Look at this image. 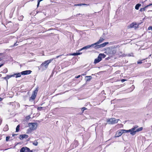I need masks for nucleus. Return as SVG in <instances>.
<instances>
[{"instance_id":"f257e3e1","label":"nucleus","mask_w":152,"mask_h":152,"mask_svg":"<svg viewBox=\"0 0 152 152\" xmlns=\"http://www.w3.org/2000/svg\"><path fill=\"white\" fill-rule=\"evenodd\" d=\"M138 127L137 126H135L133 128L129 130L121 129V131L122 132V134L124 133L130 132V134L134 135L136 134V132H140L142 130V127H141L139 128H137Z\"/></svg>"},{"instance_id":"f03ea898","label":"nucleus","mask_w":152,"mask_h":152,"mask_svg":"<svg viewBox=\"0 0 152 152\" xmlns=\"http://www.w3.org/2000/svg\"><path fill=\"white\" fill-rule=\"evenodd\" d=\"M105 55L104 54L100 53L98 56L97 58L95 59L94 61V63L97 64L102 59V58H104Z\"/></svg>"},{"instance_id":"7ed1b4c3","label":"nucleus","mask_w":152,"mask_h":152,"mask_svg":"<svg viewBox=\"0 0 152 152\" xmlns=\"http://www.w3.org/2000/svg\"><path fill=\"white\" fill-rule=\"evenodd\" d=\"M53 59H51L45 61L41 64V66H43L45 69H46L48 67L49 64L52 61Z\"/></svg>"},{"instance_id":"20e7f679","label":"nucleus","mask_w":152,"mask_h":152,"mask_svg":"<svg viewBox=\"0 0 152 152\" xmlns=\"http://www.w3.org/2000/svg\"><path fill=\"white\" fill-rule=\"evenodd\" d=\"M119 119H115V118H112L108 119L107 122L109 124H113L118 123Z\"/></svg>"},{"instance_id":"39448f33","label":"nucleus","mask_w":152,"mask_h":152,"mask_svg":"<svg viewBox=\"0 0 152 152\" xmlns=\"http://www.w3.org/2000/svg\"><path fill=\"white\" fill-rule=\"evenodd\" d=\"M28 126L33 130H35L37 126V124L36 123H31L28 124Z\"/></svg>"},{"instance_id":"423d86ee","label":"nucleus","mask_w":152,"mask_h":152,"mask_svg":"<svg viewBox=\"0 0 152 152\" xmlns=\"http://www.w3.org/2000/svg\"><path fill=\"white\" fill-rule=\"evenodd\" d=\"M139 26V25L136 23H133L130 24L128 26L127 28H134L135 29L138 28Z\"/></svg>"},{"instance_id":"0eeeda50","label":"nucleus","mask_w":152,"mask_h":152,"mask_svg":"<svg viewBox=\"0 0 152 152\" xmlns=\"http://www.w3.org/2000/svg\"><path fill=\"white\" fill-rule=\"evenodd\" d=\"M38 90V88H36L35 90L34 91L33 94H32L31 98L32 99H34L36 97L37 93Z\"/></svg>"},{"instance_id":"6e6552de","label":"nucleus","mask_w":152,"mask_h":152,"mask_svg":"<svg viewBox=\"0 0 152 152\" xmlns=\"http://www.w3.org/2000/svg\"><path fill=\"white\" fill-rule=\"evenodd\" d=\"M20 152H32V151L30 150L28 148L26 147L22 148L20 151Z\"/></svg>"},{"instance_id":"1a4fd4ad","label":"nucleus","mask_w":152,"mask_h":152,"mask_svg":"<svg viewBox=\"0 0 152 152\" xmlns=\"http://www.w3.org/2000/svg\"><path fill=\"white\" fill-rule=\"evenodd\" d=\"M108 44V42H104L101 44L98 45L96 46L97 48H102L105 47L107 44Z\"/></svg>"},{"instance_id":"9d476101","label":"nucleus","mask_w":152,"mask_h":152,"mask_svg":"<svg viewBox=\"0 0 152 152\" xmlns=\"http://www.w3.org/2000/svg\"><path fill=\"white\" fill-rule=\"evenodd\" d=\"M31 71L30 70H27L23 71L21 72V75H26L29 74L31 73Z\"/></svg>"},{"instance_id":"9b49d317","label":"nucleus","mask_w":152,"mask_h":152,"mask_svg":"<svg viewBox=\"0 0 152 152\" xmlns=\"http://www.w3.org/2000/svg\"><path fill=\"white\" fill-rule=\"evenodd\" d=\"M122 134V132L121 131V130H118L117 131L115 137H118L120 136Z\"/></svg>"},{"instance_id":"f8f14e48","label":"nucleus","mask_w":152,"mask_h":152,"mask_svg":"<svg viewBox=\"0 0 152 152\" xmlns=\"http://www.w3.org/2000/svg\"><path fill=\"white\" fill-rule=\"evenodd\" d=\"M28 136L26 134L21 135L20 136V139H23V138H27L28 137Z\"/></svg>"},{"instance_id":"ddd939ff","label":"nucleus","mask_w":152,"mask_h":152,"mask_svg":"<svg viewBox=\"0 0 152 152\" xmlns=\"http://www.w3.org/2000/svg\"><path fill=\"white\" fill-rule=\"evenodd\" d=\"M90 47H94L95 49H98L99 48H97L96 46L97 45H98V44L97 43V42H96L94 44H91V45H90Z\"/></svg>"},{"instance_id":"4468645a","label":"nucleus","mask_w":152,"mask_h":152,"mask_svg":"<svg viewBox=\"0 0 152 152\" xmlns=\"http://www.w3.org/2000/svg\"><path fill=\"white\" fill-rule=\"evenodd\" d=\"M104 40V39L103 38L100 37L99 40L96 42L97 44L98 45L99 44L102 43V42Z\"/></svg>"},{"instance_id":"2eb2a0df","label":"nucleus","mask_w":152,"mask_h":152,"mask_svg":"<svg viewBox=\"0 0 152 152\" xmlns=\"http://www.w3.org/2000/svg\"><path fill=\"white\" fill-rule=\"evenodd\" d=\"M14 75H7V76L4 77V79H5L6 80H7V79H9L10 78L12 77H14Z\"/></svg>"},{"instance_id":"dca6fc26","label":"nucleus","mask_w":152,"mask_h":152,"mask_svg":"<svg viewBox=\"0 0 152 152\" xmlns=\"http://www.w3.org/2000/svg\"><path fill=\"white\" fill-rule=\"evenodd\" d=\"M90 48V45H87V46H86L83 47V48H82L79 51H81L82 50H83V49H87L89 48Z\"/></svg>"},{"instance_id":"f3484780","label":"nucleus","mask_w":152,"mask_h":152,"mask_svg":"<svg viewBox=\"0 0 152 152\" xmlns=\"http://www.w3.org/2000/svg\"><path fill=\"white\" fill-rule=\"evenodd\" d=\"M86 78H87L86 79V81H89L91 80V79L92 78V77L91 76H86Z\"/></svg>"},{"instance_id":"a211bd4d","label":"nucleus","mask_w":152,"mask_h":152,"mask_svg":"<svg viewBox=\"0 0 152 152\" xmlns=\"http://www.w3.org/2000/svg\"><path fill=\"white\" fill-rule=\"evenodd\" d=\"M141 6V4H138L136 5L135 7V9L138 10L139 9V7Z\"/></svg>"},{"instance_id":"6ab92c4d","label":"nucleus","mask_w":152,"mask_h":152,"mask_svg":"<svg viewBox=\"0 0 152 152\" xmlns=\"http://www.w3.org/2000/svg\"><path fill=\"white\" fill-rule=\"evenodd\" d=\"M33 131L32 129H31L30 128L28 129L27 130L26 133L29 134L32 131Z\"/></svg>"},{"instance_id":"aec40b11","label":"nucleus","mask_w":152,"mask_h":152,"mask_svg":"<svg viewBox=\"0 0 152 152\" xmlns=\"http://www.w3.org/2000/svg\"><path fill=\"white\" fill-rule=\"evenodd\" d=\"M21 73H18V74H14V76L15 75H16V77H20L21 76Z\"/></svg>"},{"instance_id":"412c9836","label":"nucleus","mask_w":152,"mask_h":152,"mask_svg":"<svg viewBox=\"0 0 152 152\" xmlns=\"http://www.w3.org/2000/svg\"><path fill=\"white\" fill-rule=\"evenodd\" d=\"M82 53H74L72 54H71V55L72 56H77L79 55H80Z\"/></svg>"},{"instance_id":"4be33fe9","label":"nucleus","mask_w":152,"mask_h":152,"mask_svg":"<svg viewBox=\"0 0 152 152\" xmlns=\"http://www.w3.org/2000/svg\"><path fill=\"white\" fill-rule=\"evenodd\" d=\"M38 142H37V141H35L33 142V144L35 146H37L38 145Z\"/></svg>"},{"instance_id":"5701e85b","label":"nucleus","mask_w":152,"mask_h":152,"mask_svg":"<svg viewBox=\"0 0 152 152\" xmlns=\"http://www.w3.org/2000/svg\"><path fill=\"white\" fill-rule=\"evenodd\" d=\"M147 59V58H145V59H143V60H142L141 61H137V63L138 64H142V61L144 60L145 59Z\"/></svg>"},{"instance_id":"b1692460","label":"nucleus","mask_w":152,"mask_h":152,"mask_svg":"<svg viewBox=\"0 0 152 152\" xmlns=\"http://www.w3.org/2000/svg\"><path fill=\"white\" fill-rule=\"evenodd\" d=\"M151 65V64L150 63H148L146 64L145 66V67H148Z\"/></svg>"},{"instance_id":"393cba45","label":"nucleus","mask_w":152,"mask_h":152,"mask_svg":"<svg viewBox=\"0 0 152 152\" xmlns=\"http://www.w3.org/2000/svg\"><path fill=\"white\" fill-rule=\"evenodd\" d=\"M20 126L19 125H18L16 128V132H18L19 131V130Z\"/></svg>"},{"instance_id":"a878e982","label":"nucleus","mask_w":152,"mask_h":152,"mask_svg":"<svg viewBox=\"0 0 152 152\" xmlns=\"http://www.w3.org/2000/svg\"><path fill=\"white\" fill-rule=\"evenodd\" d=\"M147 7H146V6L145 7L140 9V11L141 12H142L145 11V9Z\"/></svg>"},{"instance_id":"bb28decb","label":"nucleus","mask_w":152,"mask_h":152,"mask_svg":"<svg viewBox=\"0 0 152 152\" xmlns=\"http://www.w3.org/2000/svg\"><path fill=\"white\" fill-rule=\"evenodd\" d=\"M30 118V117L29 115L27 116L26 117V120H28Z\"/></svg>"},{"instance_id":"cd10ccee","label":"nucleus","mask_w":152,"mask_h":152,"mask_svg":"<svg viewBox=\"0 0 152 152\" xmlns=\"http://www.w3.org/2000/svg\"><path fill=\"white\" fill-rule=\"evenodd\" d=\"M42 108H43V107H38L37 108V110H41L42 109Z\"/></svg>"},{"instance_id":"c85d7f7f","label":"nucleus","mask_w":152,"mask_h":152,"mask_svg":"<svg viewBox=\"0 0 152 152\" xmlns=\"http://www.w3.org/2000/svg\"><path fill=\"white\" fill-rule=\"evenodd\" d=\"M82 4H75V6H82Z\"/></svg>"},{"instance_id":"c756f323","label":"nucleus","mask_w":152,"mask_h":152,"mask_svg":"<svg viewBox=\"0 0 152 152\" xmlns=\"http://www.w3.org/2000/svg\"><path fill=\"white\" fill-rule=\"evenodd\" d=\"M10 138V137H9V136L7 137H6V140L7 141H8V140Z\"/></svg>"},{"instance_id":"7c9ffc66","label":"nucleus","mask_w":152,"mask_h":152,"mask_svg":"<svg viewBox=\"0 0 152 152\" xmlns=\"http://www.w3.org/2000/svg\"><path fill=\"white\" fill-rule=\"evenodd\" d=\"M18 45V44H16V43H15L14 44V45H13V46H11V47H13L14 46H17V45Z\"/></svg>"},{"instance_id":"2f4dec72","label":"nucleus","mask_w":152,"mask_h":152,"mask_svg":"<svg viewBox=\"0 0 152 152\" xmlns=\"http://www.w3.org/2000/svg\"><path fill=\"white\" fill-rule=\"evenodd\" d=\"M148 29L149 30H152V26H150L149 27Z\"/></svg>"},{"instance_id":"473e14b6","label":"nucleus","mask_w":152,"mask_h":152,"mask_svg":"<svg viewBox=\"0 0 152 152\" xmlns=\"http://www.w3.org/2000/svg\"><path fill=\"white\" fill-rule=\"evenodd\" d=\"M126 80L123 79L121 80V82L122 83H123V82H124L125 81H126Z\"/></svg>"},{"instance_id":"72a5a7b5","label":"nucleus","mask_w":152,"mask_h":152,"mask_svg":"<svg viewBox=\"0 0 152 152\" xmlns=\"http://www.w3.org/2000/svg\"><path fill=\"white\" fill-rule=\"evenodd\" d=\"M86 108H85V107H83L82 108V111H83L84 110H86Z\"/></svg>"},{"instance_id":"f704fd0d","label":"nucleus","mask_w":152,"mask_h":152,"mask_svg":"<svg viewBox=\"0 0 152 152\" xmlns=\"http://www.w3.org/2000/svg\"><path fill=\"white\" fill-rule=\"evenodd\" d=\"M151 5H152V3L151 4H149V5H147L146 6V7H148L150 6H151Z\"/></svg>"},{"instance_id":"c9c22d12","label":"nucleus","mask_w":152,"mask_h":152,"mask_svg":"<svg viewBox=\"0 0 152 152\" xmlns=\"http://www.w3.org/2000/svg\"><path fill=\"white\" fill-rule=\"evenodd\" d=\"M89 4H83L82 3V5H86V6H88Z\"/></svg>"},{"instance_id":"e433bc0d","label":"nucleus","mask_w":152,"mask_h":152,"mask_svg":"<svg viewBox=\"0 0 152 152\" xmlns=\"http://www.w3.org/2000/svg\"><path fill=\"white\" fill-rule=\"evenodd\" d=\"M37 2H38V3H37V7H38V6H39V3L40 2H39L38 1H37Z\"/></svg>"},{"instance_id":"4c0bfd02","label":"nucleus","mask_w":152,"mask_h":152,"mask_svg":"<svg viewBox=\"0 0 152 152\" xmlns=\"http://www.w3.org/2000/svg\"><path fill=\"white\" fill-rule=\"evenodd\" d=\"M134 85H132L131 87V88L133 90L134 88Z\"/></svg>"},{"instance_id":"58836bf2","label":"nucleus","mask_w":152,"mask_h":152,"mask_svg":"<svg viewBox=\"0 0 152 152\" xmlns=\"http://www.w3.org/2000/svg\"><path fill=\"white\" fill-rule=\"evenodd\" d=\"M80 75H79L77 76V77H75V78H79V77H80Z\"/></svg>"},{"instance_id":"ea45409f","label":"nucleus","mask_w":152,"mask_h":152,"mask_svg":"<svg viewBox=\"0 0 152 152\" xmlns=\"http://www.w3.org/2000/svg\"><path fill=\"white\" fill-rule=\"evenodd\" d=\"M61 55H59V56H57L56 57V58H58L60 56H61Z\"/></svg>"},{"instance_id":"a19ab883","label":"nucleus","mask_w":152,"mask_h":152,"mask_svg":"<svg viewBox=\"0 0 152 152\" xmlns=\"http://www.w3.org/2000/svg\"><path fill=\"white\" fill-rule=\"evenodd\" d=\"M2 98H1V97H0V101H1V100H2Z\"/></svg>"},{"instance_id":"79ce46f5","label":"nucleus","mask_w":152,"mask_h":152,"mask_svg":"<svg viewBox=\"0 0 152 152\" xmlns=\"http://www.w3.org/2000/svg\"><path fill=\"white\" fill-rule=\"evenodd\" d=\"M43 0H38V1L39 2H40L41 1H42Z\"/></svg>"},{"instance_id":"37998d69","label":"nucleus","mask_w":152,"mask_h":152,"mask_svg":"<svg viewBox=\"0 0 152 152\" xmlns=\"http://www.w3.org/2000/svg\"><path fill=\"white\" fill-rule=\"evenodd\" d=\"M3 65V64H1L0 65V68Z\"/></svg>"},{"instance_id":"c03bdc74","label":"nucleus","mask_w":152,"mask_h":152,"mask_svg":"<svg viewBox=\"0 0 152 152\" xmlns=\"http://www.w3.org/2000/svg\"><path fill=\"white\" fill-rule=\"evenodd\" d=\"M15 135V134H13L12 136H14V135Z\"/></svg>"},{"instance_id":"a18cd8bd","label":"nucleus","mask_w":152,"mask_h":152,"mask_svg":"<svg viewBox=\"0 0 152 152\" xmlns=\"http://www.w3.org/2000/svg\"><path fill=\"white\" fill-rule=\"evenodd\" d=\"M6 70L7 71V69H6Z\"/></svg>"},{"instance_id":"49530a36","label":"nucleus","mask_w":152,"mask_h":152,"mask_svg":"<svg viewBox=\"0 0 152 152\" xmlns=\"http://www.w3.org/2000/svg\"><path fill=\"white\" fill-rule=\"evenodd\" d=\"M82 75H84V74H82Z\"/></svg>"}]
</instances>
